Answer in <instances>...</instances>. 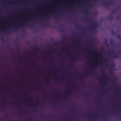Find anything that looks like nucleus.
Here are the masks:
<instances>
[{
	"instance_id": "1",
	"label": "nucleus",
	"mask_w": 121,
	"mask_h": 121,
	"mask_svg": "<svg viewBox=\"0 0 121 121\" xmlns=\"http://www.w3.org/2000/svg\"><path fill=\"white\" fill-rule=\"evenodd\" d=\"M97 27V24L96 22H95L94 24L90 27V28L92 29L93 30H95V28Z\"/></svg>"
},
{
	"instance_id": "2",
	"label": "nucleus",
	"mask_w": 121,
	"mask_h": 121,
	"mask_svg": "<svg viewBox=\"0 0 121 121\" xmlns=\"http://www.w3.org/2000/svg\"><path fill=\"white\" fill-rule=\"evenodd\" d=\"M112 52L113 54V57L114 58H117L119 57V56L118 55L116 54L114 50H112Z\"/></svg>"
},
{
	"instance_id": "3",
	"label": "nucleus",
	"mask_w": 121,
	"mask_h": 121,
	"mask_svg": "<svg viewBox=\"0 0 121 121\" xmlns=\"http://www.w3.org/2000/svg\"><path fill=\"white\" fill-rule=\"evenodd\" d=\"M65 93H66L67 95H69L70 94H71V91L69 92L68 91H67L66 92H65Z\"/></svg>"
},
{
	"instance_id": "4",
	"label": "nucleus",
	"mask_w": 121,
	"mask_h": 121,
	"mask_svg": "<svg viewBox=\"0 0 121 121\" xmlns=\"http://www.w3.org/2000/svg\"><path fill=\"white\" fill-rule=\"evenodd\" d=\"M38 50V48L36 46L35 47V49L34 50V51L35 52H36Z\"/></svg>"
},
{
	"instance_id": "5",
	"label": "nucleus",
	"mask_w": 121,
	"mask_h": 121,
	"mask_svg": "<svg viewBox=\"0 0 121 121\" xmlns=\"http://www.w3.org/2000/svg\"><path fill=\"white\" fill-rule=\"evenodd\" d=\"M84 12L86 14L88 13V11L86 9H84Z\"/></svg>"
},
{
	"instance_id": "6",
	"label": "nucleus",
	"mask_w": 121,
	"mask_h": 121,
	"mask_svg": "<svg viewBox=\"0 0 121 121\" xmlns=\"http://www.w3.org/2000/svg\"><path fill=\"white\" fill-rule=\"evenodd\" d=\"M36 104H35V105L36 106V105H39V102L38 101V100H37V99L36 100Z\"/></svg>"
},
{
	"instance_id": "7",
	"label": "nucleus",
	"mask_w": 121,
	"mask_h": 121,
	"mask_svg": "<svg viewBox=\"0 0 121 121\" xmlns=\"http://www.w3.org/2000/svg\"><path fill=\"white\" fill-rule=\"evenodd\" d=\"M97 53L98 54H100V55H99V57H101V54L100 53V52H97Z\"/></svg>"
},
{
	"instance_id": "8",
	"label": "nucleus",
	"mask_w": 121,
	"mask_h": 121,
	"mask_svg": "<svg viewBox=\"0 0 121 121\" xmlns=\"http://www.w3.org/2000/svg\"><path fill=\"white\" fill-rule=\"evenodd\" d=\"M0 30L2 31H4V32H5L6 31L4 28H3L2 29H0Z\"/></svg>"
},
{
	"instance_id": "9",
	"label": "nucleus",
	"mask_w": 121,
	"mask_h": 121,
	"mask_svg": "<svg viewBox=\"0 0 121 121\" xmlns=\"http://www.w3.org/2000/svg\"><path fill=\"white\" fill-rule=\"evenodd\" d=\"M55 11L54 10H53L52 11H49V12L50 13H54Z\"/></svg>"
},
{
	"instance_id": "10",
	"label": "nucleus",
	"mask_w": 121,
	"mask_h": 121,
	"mask_svg": "<svg viewBox=\"0 0 121 121\" xmlns=\"http://www.w3.org/2000/svg\"><path fill=\"white\" fill-rule=\"evenodd\" d=\"M117 37L119 39H121V36L119 35H118L117 36Z\"/></svg>"
},
{
	"instance_id": "11",
	"label": "nucleus",
	"mask_w": 121,
	"mask_h": 121,
	"mask_svg": "<svg viewBox=\"0 0 121 121\" xmlns=\"http://www.w3.org/2000/svg\"><path fill=\"white\" fill-rule=\"evenodd\" d=\"M109 18L111 20H112L113 19V17L112 16H111L109 17Z\"/></svg>"
},
{
	"instance_id": "12",
	"label": "nucleus",
	"mask_w": 121,
	"mask_h": 121,
	"mask_svg": "<svg viewBox=\"0 0 121 121\" xmlns=\"http://www.w3.org/2000/svg\"><path fill=\"white\" fill-rule=\"evenodd\" d=\"M89 73H90L89 72H88L86 73L83 74V76H86V75H87V74H89Z\"/></svg>"
},
{
	"instance_id": "13",
	"label": "nucleus",
	"mask_w": 121,
	"mask_h": 121,
	"mask_svg": "<svg viewBox=\"0 0 121 121\" xmlns=\"http://www.w3.org/2000/svg\"><path fill=\"white\" fill-rule=\"evenodd\" d=\"M73 88L76 89H78V87L77 86H74L73 87Z\"/></svg>"
},
{
	"instance_id": "14",
	"label": "nucleus",
	"mask_w": 121,
	"mask_h": 121,
	"mask_svg": "<svg viewBox=\"0 0 121 121\" xmlns=\"http://www.w3.org/2000/svg\"><path fill=\"white\" fill-rule=\"evenodd\" d=\"M20 27V26H17L16 27V29H18Z\"/></svg>"
},
{
	"instance_id": "15",
	"label": "nucleus",
	"mask_w": 121,
	"mask_h": 121,
	"mask_svg": "<svg viewBox=\"0 0 121 121\" xmlns=\"http://www.w3.org/2000/svg\"><path fill=\"white\" fill-rule=\"evenodd\" d=\"M29 106L32 108L33 106V104H29Z\"/></svg>"
},
{
	"instance_id": "16",
	"label": "nucleus",
	"mask_w": 121,
	"mask_h": 121,
	"mask_svg": "<svg viewBox=\"0 0 121 121\" xmlns=\"http://www.w3.org/2000/svg\"><path fill=\"white\" fill-rule=\"evenodd\" d=\"M16 107L18 108H20V106L18 104H17V105Z\"/></svg>"
},
{
	"instance_id": "17",
	"label": "nucleus",
	"mask_w": 121,
	"mask_h": 121,
	"mask_svg": "<svg viewBox=\"0 0 121 121\" xmlns=\"http://www.w3.org/2000/svg\"><path fill=\"white\" fill-rule=\"evenodd\" d=\"M108 78V80H111L112 79V78L111 77H109Z\"/></svg>"
},
{
	"instance_id": "18",
	"label": "nucleus",
	"mask_w": 121,
	"mask_h": 121,
	"mask_svg": "<svg viewBox=\"0 0 121 121\" xmlns=\"http://www.w3.org/2000/svg\"><path fill=\"white\" fill-rule=\"evenodd\" d=\"M2 99L3 100H4V102L5 103H6L7 102H8V101L7 100H5L4 98H2Z\"/></svg>"
},
{
	"instance_id": "19",
	"label": "nucleus",
	"mask_w": 121,
	"mask_h": 121,
	"mask_svg": "<svg viewBox=\"0 0 121 121\" xmlns=\"http://www.w3.org/2000/svg\"><path fill=\"white\" fill-rule=\"evenodd\" d=\"M75 45L76 46H78L79 45V44L77 42H76V43L75 44Z\"/></svg>"
},
{
	"instance_id": "20",
	"label": "nucleus",
	"mask_w": 121,
	"mask_h": 121,
	"mask_svg": "<svg viewBox=\"0 0 121 121\" xmlns=\"http://www.w3.org/2000/svg\"><path fill=\"white\" fill-rule=\"evenodd\" d=\"M37 67L38 68V69H39V70H43V68H39V67Z\"/></svg>"
},
{
	"instance_id": "21",
	"label": "nucleus",
	"mask_w": 121,
	"mask_h": 121,
	"mask_svg": "<svg viewBox=\"0 0 121 121\" xmlns=\"http://www.w3.org/2000/svg\"><path fill=\"white\" fill-rule=\"evenodd\" d=\"M22 59L21 58H20L19 59V61L21 62V63H22Z\"/></svg>"
},
{
	"instance_id": "22",
	"label": "nucleus",
	"mask_w": 121,
	"mask_h": 121,
	"mask_svg": "<svg viewBox=\"0 0 121 121\" xmlns=\"http://www.w3.org/2000/svg\"><path fill=\"white\" fill-rule=\"evenodd\" d=\"M84 49L85 50H88V49H89V48L88 47H85L84 48Z\"/></svg>"
},
{
	"instance_id": "23",
	"label": "nucleus",
	"mask_w": 121,
	"mask_h": 121,
	"mask_svg": "<svg viewBox=\"0 0 121 121\" xmlns=\"http://www.w3.org/2000/svg\"><path fill=\"white\" fill-rule=\"evenodd\" d=\"M112 33L113 34H115V32L114 31H113V30L112 31Z\"/></svg>"
},
{
	"instance_id": "24",
	"label": "nucleus",
	"mask_w": 121,
	"mask_h": 121,
	"mask_svg": "<svg viewBox=\"0 0 121 121\" xmlns=\"http://www.w3.org/2000/svg\"><path fill=\"white\" fill-rule=\"evenodd\" d=\"M105 71L103 69L102 71V73L103 74L104 73H105Z\"/></svg>"
},
{
	"instance_id": "25",
	"label": "nucleus",
	"mask_w": 121,
	"mask_h": 121,
	"mask_svg": "<svg viewBox=\"0 0 121 121\" xmlns=\"http://www.w3.org/2000/svg\"><path fill=\"white\" fill-rule=\"evenodd\" d=\"M28 120H29V121H30L31 120V118L30 117H29L28 119Z\"/></svg>"
},
{
	"instance_id": "26",
	"label": "nucleus",
	"mask_w": 121,
	"mask_h": 121,
	"mask_svg": "<svg viewBox=\"0 0 121 121\" xmlns=\"http://www.w3.org/2000/svg\"><path fill=\"white\" fill-rule=\"evenodd\" d=\"M90 21L92 23H93L94 22V21L93 20L91 21Z\"/></svg>"
},
{
	"instance_id": "27",
	"label": "nucleus",
	"mask_w": 121,
	"mask_h": 121,
	"mask_svg": "<svg viewBox=\"0 0 121 121\" xmlns=\"http://www.w3.org/2000/svg\"><path fill=\"white\" fill-rule=\"evenodd\" d=\"M109 73H113L112 71V70H111V71L109 72Z\"/></svg>"
},
{
	"instance_id": "28",
	"label": "nucleus",
	"mask_w": 121,
	"mask_h": 121,
	"mask_svg": "<svg viewBox=\"0 0 121 121\" xmlns=\"http://www.w3.org/2000/svg\"><path fill=\"white\" fill-rule=\"evenodd\" d=\"M53 78H54V79L55 80H56V81H57V79H56V78H55V77H53Z\"/></svg>"
},
{
	"instance_id": "29",
	"label": "nucleus",
	"mask_w": 121,
	"mask_h": 121,
	"mask_svg": "<svg viewBox=\"0 0 121 121\" xmlns=\"http://www.w3.org/2000/svg\"><path fill=\"white\" fill-rule=\"evenodd\" d=\"M42 117H44V114H42Z\"/></svg>"
},
{
	"instance_id": "30",
	"label": "nucleus",
	"mask_w": 121,
	"mask_h": 121,
	"mask_svg": "<svg viewBox=\"0 0 121 121\" xmlns=\"http://www.w3.org/2000/svg\"><path fill=\"white\" fill-rule=\"evenodd\" d=\"M17 52H20V50L19 49H17Z\"/></svg>"
},
{
	"instance_id": "31",
	"label": "nucleus",
	"mask_w": 121,
	"mask_h": 121,
	"mask_svg": "<svg viewBox=\"0 0 121 121\" xmlns=\"http://www.w3.org/2000/svg\"><path fill=\"white\" fill-rule=\"evenodd\" d=\"M55 92H58L59 91L57 90H55Z\"/></svg>"
},
{
	"instance_id": "32",
	"label": "nucleus",
	"mask_w": 121,
	"mask_h": 121,
	"mask_svg": "<svg viewBox=\"0 0 121 121\" xmlns=\"http://www.w3.org/2000/svg\"><path fill=\"white\" fill-rule=\"evenodd\" d=\"M43 93L44 94H46V92L45 91H44L43 92Z\"/></svg>"
},
{
	"instance_id": "33",
	"label": "nucleus",
	"mask_w": 121,
	"mask_h": 121,
	"mask_svg": "<svg viewBox=\"0 0 121 121\" xmlns=\"http://www.w3.org/2000/svg\"><path fill=\"white\" fill-rule=\"evenodd\" d=\"M115 12V10H113L112 11V12L113 13H114Z\"/></svg>"
},
{
	"instance_id": "34",
	"label": "nucleus",
	"mask_w": 121,
	"mask_h": 121,
	"mask_svg": "<svg viewBox=\"0 0 121 121\" xmlns=\"http://www.w3.org/2000/svg\"><path fill=\"white\" fill-rule=\"evenodd\" d=\"M118 53H121V51H118Z\"/></svg>"
},
{
	"instance_id": "35",
	"label": "nucleus",
	"mask_w": 121,
	"mask_h": 121,
	"mask_svg": "<svg viewBox=\"0 0 121 121\" xmlns=\"http://www.w3.org/2000/svg\"><path fill=\"white\" fill-rule=\"evenodd\" d=\"M90 68L91 69H93V68L92 67H90Z\"/></svg>"
},
{
	"instance_id": "36",
	"label": "nucleus",
	"mask_w": 121,
	"mask_h": 121,
	"mask_svg": "<svg viewBox=\"0 0 121 121\" xmlns=\"http://www.w3.org/2000/svg\"><path fill=\"white\" fill-rule=\"evenodd\" d=\"M55 18L56 19H57V17L55 16Z\"/></svg>"
},
{
	"instance_id": "37",
	"label": "nucleus",
	"mask_w": 121,
	"mask_h": 121,
	"mask_svg": "<svg viewBox=\"0 0 121 121\" xmlns=\"http://www.w3.org/2000/svg\"><path fill=\"white\" fill-rule=\"evenodd\" d=\"M56 42H54V44H56Z\"/></svg>"
},
{
	"instance_id": "38",
	"label": "nucleus",
	"mask_w": 121,
	"mask_h": 121,
	"mask_svg": "<svg viewBox=\"0 0 121 121\" xmlns=\"http://www.w3.org/2000/svg\"><path fill=\"white\" fill-rule=\"evenodd\" d=\"M28 98H29V99L30 100V99H31V97H30V96H29L28 97Z\"/></svg>"
},
{
	"instance_id": "39",
	"label": "nucleus",
	"mask_w": 121,
	"mask_h": 121,
	"mask_svg": "<svg viewBox=\"0 0 121 121\" xmlns=\"http://www.w3.org/2000/svg\"><path fill=\"white\" fill-rule=\"evenodd\" d=\"M71 57L72 58H73V59H74V60H74V57H73V56H71Z\"/></svg>"
},
{
	"instance_id": "40",
	"label": "nucleus",
	"mask_w": 121,
	"mask_h": 121,
	"mask_svg": "<svg viewBox=\"0 0 121 121\" xmlns=\"http://www.w3.org/2000/svg\"><path fill=\"white\" fill-rule=\"evenodd\" d=\"M108 3L111 4H112V2H108Z\"/></svg>"
},
{
	"instance_id": "41",
	"label": "nucleus",
	"mask_w": 121,
	"mask_h": 121,
	"mask_svg": "<svg viewBox=\"0 0 121 121\" xmlns=\"http://www.w3.org/2000/svg\"><path fill=\"white\" fill-rule=\"evenodd\" d=\"M96 78H100V77H96Z\"/></svg>"
},
{
	"instance_id": "42",
	"label": "nucleus",
	"mask_w": 121,
	"mask_h": 121,
	"mask_svg": "<svg viewBox=\"0 0 121 121\" xmlns=\"http://www.w3.org/2000/svg\"><path fill=\"white\" fill-rule=\"evenodd\" d=\"M30 18H29V19H27L26 20H27V21H28V20H30Z\"/></svg>"
},
{
	"instance_id": "43",
	"label": "nucleus",
	"mask_w": 121,
	"mask_h": 121,
	"mask_svg": "<svg viewBox=\"0 0 121 121\" xmlns=\"http://www.w3.org/2000/svg\"><path fill=\"white\" fill-rule=\"evenodd\" d=\"M61 79H63V80L64 79V78H63L62 77H61Z\"/></svg>"
},
{
	"instance_id": "44",
	"label": "nucleus",
	"mask_w": 121,
	"mask_h": 121,
	"mask_svg": "<svg viewBox=\"0 0 121 121\" xmlns=\"http://www.w3.org/2000/svg\"><path fill=\"white\" fill-rule=\"evenodd\" d=\"M64 98H65V99H67V98L66 97H65Z\"/></svg>"
},
{
	"instance_id": "45",
	"label": "nucleus",
	"mask_w": 121,
	"mask_h": 121,
	"mask_svg": "<svg viewBox=\"0 0 121 121\" xmlns=\"http://www.w3.org/2000/svg\"><path fill=\"white\" fill-rule=\"evenodd\" d=\"M5 116V117H7V114H5L4 115Z\"/></svg>"
},
{
	"instance_id": "46",
	"label": "nucleus",
	"mask_w": 121,
	"mask_h": 121,
	"mask_svg": "<svg viewBox=\"0 0 121 121\" xmlns=\"http://www.w3.org/2000/svg\"><path fill=\"white\" fill-rule=\"evenodd\" d=\"M80 39H78V41L79 42H80Z\"/></svg>"
},
{
	"instance_id": "47",
	"label": "nucleus",
	"mask_w": 121,
	"mask_h": 121,
	"mask_svg": "<svg viewBox=\"0 0 121 121\" xmlns=\"http://www.w3.org/2000/svg\"><path fill=\"white\" fill-rule=\"evenodd\" d=\"M70 65L71 66H73V65L72 64H70Z\"/></svg>"
},
{
	"instance_id": "48",
	"label": "nucleus",
	"mask_w": 121,
	"mask_h": 121,
	"mask_svg": "<svg viewBox=\"0 0 121 121\" xmlns=\"http://www.w3.org/2000/svg\"><path fill=\"white\" fill-rule=\"evenodd\" d=\"M46 25L48 26V24H45Z\"/></svg>"
},
{
	"instance_id": "49",
	"label": "nucleus",
	"mask_w": 121,
	"mask_h": 121,
	"mask_svg": "<svg viewBox=\"0 0 121 121\" xmlns=\"http://www.w3.org/2000/svg\"><path fill=\"white\" fill-rule=\"evenodd\" d=\"M31 26L32 27H33V26H34V25H31Z\"/></svg>"
},
{
	"instance_id": "50",
	"label": "nucleus",
	"mask_w": 121,
	"mask_h": 121,
	"mask_svg": "<svg viewBox=\"0 0 121 121\" xmlns=\"http://www.w3.org/2000/svg\"><path fill=\"white\" fill-rule=\"evenodd\" d=\"M32 82H35V81L34 80H32Z\"/></svg>"
},
{
	"instance_id": "51",
	"label": "nucleus",
	"mask_w": 121,
	"mask_h": 121,
	"mask_svg": "<svg viewBox=\"0 0 121 121\" xmlns=\"http://www.w3.org/2000/svg\"><path fill=\"white\" fill-rule=\"evenodd\" d=\"M106 66L107 67H108V65H106Z\"/></svg>"
},
{
	"instance_id": "52",
	"label": "nucleus",
	"mask_w": 121,
	"mask_h": 121,
	"mask_svg": "<svg viewBox=\"0 0 121 121\" xmlns=\"http://www.w3.org/2000/svg\"><path fill=\"white\" fill-rule=\"evenodd\" d=\"M111 43V44H112V42H111V43Z\"/></svg>"
},
{
	"instance_id": "53",
	"label": "nucleus",
	"mask_w": 121,
	"mask_h": 121,
	"mask_svg": "<svg viewBox=\"0 0 121 121\" xmlns=\"http://www.w3.org/2000/svg\"><path fill=\"white\" fill-rule=\"evenodd\" d=\"M20 86V85H19V86H17V87H19V86Z\"/></svg>"
},
{
	"instance_id": "54",
	"label": "nucleus",
	"mask_w": 121,
	"mask_h": 121,
	"mask_svg": "<svg viewBox=\"0 0 121 121\" xmlns=\"http://www.w3.org/2000/svg\"><path fill=\"white\" fill-rule=\"evenodd\" d=\"M86 29V28H84V29H83L84 30H85V29Z\"/></svg>"
},
{
	"instance_id": "55",
	"label": "nucleus",
	"mask_w": 121,
	"mask_h": 121,
	"mask_svg": "<svg viewBox=\"0 0 121 121\" xmlns=\"http://www.w3.org/2000/svg\"><path fill=\"white\" fill-rule=\"evenodd\" d=\"M42 99L43 100H44V99L43 98H42Z\"/></svg>"
},
{
	"instance_id": "56",
	"label": "nucleus",
	"mask_w": 121,
	"mask_h": 121,
	"mask_svg": "<svg viewBox=\"0 0 121 121\" xmlns=\"http://www.w3.org/2000/svg\"><path fill=\"white\" fill-rule=\"evenodd\" d=\"M79 78H80V79H81V77H79Z\"/></svg>"
},
{
	"instance_id": "57",
	"label": "nucleus",
	"mask_w": 121,
	"mask_h": 121,
	"mask_svg": "<svg viewBox=\"0 0 121 121\" xmlns=\"http://www.w3.org/2000/svg\"><path fill=\"white\" fill-rule=\"evenodd\" d=\"M85 96L86 97V95H85Z\"/></svg>"
},
{
	"instance_id": "58",
	"label": "nucleus",
	"mask_w": 121,
	"mask_h": 121,
	"mask_svg": "<svg viewBox=\"0 0 121 121\" xmlns=\"http://www.w3.org/2000/svg\"><path fill=\"white\" fill-rule=\"evenodd\" d=\"M55 71H56V69H55Z\"/></svg>"
},
{
	"instance_id": "59",
	"label": "nucleus",
	"mask_w": 121,
	"mask_h": 121,
	"mask_svg": "<svg viewBox=\"0 0 121 121\" xmlns=\"http://www.w3.org/2000/svg\"><path fill=\"white\" fill-rule=\"evenodd\" d=\"M104 61H106V60H104Z\"/></svg>"
},
{
	"instance_id": "60",
	"label": "nucleus",
	"mask_w": 121,
	"mask_h": 121,
	"mask_svg": "<svg viewBox=\"0 0 121 121\" xmlns=\"http://www.w3.org/2000/svg\"><path fill=\"white\" fill-rule=\"evenodd\" d=\"M113 86H115V85H114L113 84Z\"/></svg>"
},
{
	"instance_id": "61",
	"label": "nucleus",
	"mask_w": 121,
	"mask_h": 121,
	"mask_svg": "<svg viewBox=\"0 0 121 121\" xmlns=\"http://www.w3.org/2000/svg\"><path fill=\"white\" fill-rule=\"evenodd\" d=\"M21 74V73H19V74Z\"/></svg>"
},
{
	"instance_id": "62",
	"label": "nucleus",
	"mask_w": 121,
	"mask_h": 121,
	"mask_svg": "<svg viewBox=\"0 0 121 121\" xmlns=\"http://www.w3.org/2000/svg\"><path fill=\"white\" fill-rule=\"evenodd\" d=\"M60 15H62V13H60Z\"/></svg>"
},
{
	"instance_id": "63",
	"label": "nucleus",
	"mask_w": 121,
	"mask_h": 121,
	"mask_svg": "<svg viewBox=\"0 0 121 121\" xmlns=\"http://www.w3.org/2000/svg\"><path fill=\"white\" fill-rule=\"evenodd\" d=\"M105 5H107V4H105Z\"/></svg>"
},
{
	"instance_id": "64",
	"label": "nucleus",
	"mask_w": 121,
	"mask_h": 121,
	"mask_svg": "<svg viewBox=\"0 0 121 121\" xmlns=\"http://www.w3.org/2000/svg\"><path fill=\"white\" fill-rule=\"evenodd\" d=\"M68 18L69 19H70L69 18V17H68Z\"/></svg>"
}]
</instances>
